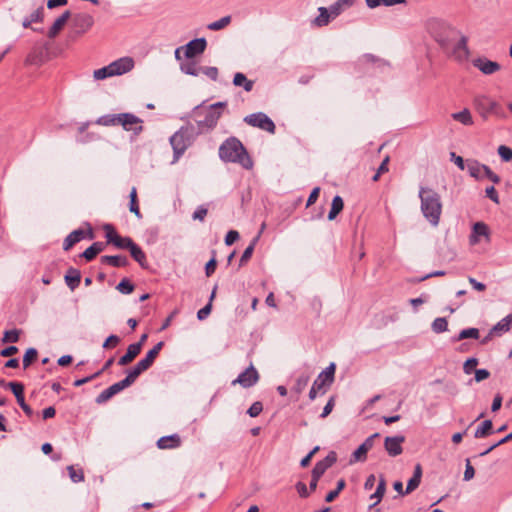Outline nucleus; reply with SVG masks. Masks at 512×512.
Returning <instances> with one entry per match:
<instances>
[{
  "mask_svg": "<svg viewBox=\"0 0 512 512\" xmlns=\"http://www.w3.org/2000/svg\"><path fill=\"white\" fill-rule=\"evenodd\" d=\"M231 16H224L221 19L208 24L207 28L212 31H219L227 27L231 23Z\"/></svg>",
  "mask_w": 512,
  "mask_h": 512,
  "instance_id": "obj_42",
  "label": "nucleus"
},
{
  "mask_svg": "<svg viewBox=\"0 0 512 512\" xmlns=\"http://www.w3.org/2000/svg\"><path fill=\"white\" fill-rule=\"evenodd\" d=\"M70 17H71L70 11H65L61 16H59L54 21L52 26L50 27V29L47 33L48 37L51 39L55 38L60 33V31L64 28V26L66 25V23Z\"/></svg>",
  "mask_w": 512,
  "mask_h": 512,
  "instance_id": "obj_22",
  "label": "nucleus"
},
{
  "mask_svg": "<svg viewBox=\"0 0 512 512\" xmlns=\"http://www.w3.org/2000/svg\"><path fill=\"white\" fill-rule=\"evenodd\" d=\"M343 207V199L339 195L335 196L332 200L331 209L328 214V219L334 220L336 216L343 210Z\"/></svg>",
  "mask_w": 512,
  "mask_h": 512,
  "instance_id": "obj_36",
  "label": "nucleus"
},
{
  "mask_svg": "<svg viewBox=\"0 0 512 512\" xmlns=\"http://www.w3.org/2000/svg\"><path fill=\"white\" fill-rule=\"evenodd\" d=\"M477 365H478L477 358H469L465 361V363L463 365V370L466 374H471Z\"/></svg>",
  "mask_w": 512,
  "mask_h": 512,
  "instance_id": "obj_61",
  "label": "nucleus"
},
{
  "mask_svg": "<svg viewBox=\"0 0 512 512\" xmlns=\"http://www.w3.org/2000/svg\"><path fill=\"white\" fill-rule=\"evenodd\" d=\"M345 486H346V482H345V480H344V479H340V480L337 482V487H336V489H334V490L330 491V492L326 495V497H325V501H326V502H332V501H334V500L338 497L339 493H340V492L345 488Z\"/></svg>",
  "mask_w": 512,
  "mask_h": 512,
  "instance_id": "obj_47",
  "label": "nucleus"
},
{
  "mask_svg": "<svg viewBox=\"0 0 512 512\" xmlns=\"http://www.w3.org/2000/svg\"><path fill=\"white\" fill-rule=\"evenodd\" d=\"M21 330L12 329L4 332L2 337L3 343H16L19 341Z\"/></svg>",
  "mask_w": 512,
  "mask_h": 512,
  "instance_id": "obj_46",
  "label": "nucleus"
},
{
  "mask_svg": "<svg viewBox=\"0 0 512 512\" xmlns=\"http://www.w3.org/2000/svg\"><path fill=\"white\" fill-rule=\"evenodd\" d=\"M38 352L35 348H29L24 354L23 357V367L24 369L28 368L33 361L37 359Z\"/></svg>",
  "mask_w": 512,
  "mask_h": 512,
  "instance_id": "obj_49",
  "label": "nucleus"
},
{
  "mask_svg": "<svg viewBox=\"0 0 512 512\" xmlns=\"http://www.w3.org/2000/svg\"><path fill=\"white\" fill-rule=\"evenodd\" d=\"M336 366L334 363H331L324 371H322L319 375L323 377L325 380H327L330 383H333L334 381V374H335Z\"/></svg>",
  "mask_w": 512,
  "mask_h": 512,
  "instance_id": "obj_56",
  "label": "nucleus"
},
{
  "mask_svg": "<svg viewBox=\"0 0 512 512\" xmlns=\"http://www.w3.org/2000/svg\"><path fill=\"white\" fill-rule=\"evenodd\" d=\"M451 117L455 121H458L466 126H471L474 123L471 112L467 108L463 109L462 111L453 113Z\"/></svg>",
  "mask_w": 512,
  "mask_h": 512,
  "instance_id": "obj_30",
  "label": "nucleus"
},
{
  "mask_svg": "<svg viewBox=\"0 0 512 512\" xmlns=\"http://www.w3.org/2000/svg\"><path fill=\"white\" fill-rule=\"evenodd\" d=\"M473 66L479 69L485 75H492L501 69L498 62L491 61L484 57H479L473 60Z\"/></svg>",
  "mask_w": 512,
  "mask_h": 512,
  "instance_id": "obj_18",
  "label": "nucleus"
},
{
  "mask_svg": "<svg viewBox=\"0 0 512 512\" xmlns=\"http://www.w3.org/2000/svg\"><path fill=\"white\" fill-rule=\"evenodd\" d=\"M129 251L133 259L138 262L141 267H147L146 255L137 244L133 243Z\"/></svg>",
  "mask_w": 512,
  "mask_h": 512,
  "instance_id": "obj_31",
  "label": "nucleus"
},
{
  "mask_svg": "<svg viewBox=\"0 0 512 512\" xmlns=\"http://www.w3.org/2000/svg\"><path fill=\"white\" fill-rule=\"evenodd\" d=\"M356 0H337L330 6L332 14L338 17L342 12L353 6Z\"/></svg>",
  "mask_w": 512,
  "mask_h": 512,
  "instance_id": "obj_32",
  "label": "nucleus"
},
{
  "mask_svg": "<svg viewBox=\"0 0 512 512\" xmlns=\"http://www.w3.org/2000/svg\"><path fill=\"white\" fill-rule=\"evenodd\" d=\"M93 77L95 80H104L108 77H113L109 65L100 69L94 70Z\"/></svg>",
  "mask_w": 512,
  "mask_h": 512,
  "instance_id": "obj_55",
  "label": "nucleus"
},
{
  "mask_svg": "<svg viewBox=\"0 0 512 512\" xmlns=\"http://www.w3.org/2000/svg\"><path fill=\"white\" fill-rule=\"evenodd\" d=\"M428 31L444 51H449L452 42L456 41L459 37V31L457 29L438 19L429 21Z\"/></svg>",
  "mask_w": 512,
  "mask_h": 512,
  "instance_id": "obj_3",
  "label": "nucleus"
},
{
  "mask_svg": "<svg viewBox=\"0 0 512 512\" xmlns=\"http://www.w3.org/2000/svg\"><path fill=\"white\" fill-rule=\"evenodd\" d=\"M94 18L87 13L76 14L72 19V27L75 36H81L91 29Z\"/></svg>",
  "mask_w": 512,
  "mask_h": 512,
  "instance_id": "obj_9",
  "label": "nucleus"
},
{
  "mask_svg": "<svg viewBox=\"0 0 512 512\" xmlns=\"http://www.w3.org/2000/svg\"><path fill=\"white\" fill-rule=\"evenodd\" d=\"M105 248V244L103 242H94L90 247H88L83 253L82 257H84L87 261L93 260L100 252H102Z\"/></svg>",
  "mask_w": 512,
  "mask_h": 512,
  "instance_id": "obj_28",
  "label": "nucleus"
},
{
  "mask_svg": "<svg viewBox=\"0 0 512 512\" xmlns=\"http://www.w3.org/2000/svg\"><path fill=\"white\" fill-rule=\"evenodd\" d=\"M64 279H65L67 286L73 291L80 284L81 273L78 269L71 267L68 269Z\"/></svg>",
  "mask_w": 512,
  "mask_h": 512,
  "instance_id": "obj_26",
  "label": "nucleus"
},
{
  "mask_svg": "<svg viewBox=\"0 0 512 512\" xmlns=\"http://www.w3.org/2000/svg\"><path fill=\"white\" fill-rule=\"evenodd\" d=\"M331 384L332 383L328 382L323 377L318 375V377L314 381V383L309 391L310 400H314L317 397L318 392L321 391L322 389H323L322 393L324 394L326 392V390L324 388L326 386H330Z\"/></svg>",
  "mask_w": 512,
  "mask_h": 512,
  "instance_id": "obj_27",
  "label": "nucleus"
},
{
  "mask_svg": "<svg viewBox=\"0 0 512 512\" xmlns=\"http://www.w3.org/2000/svg\"><path fill=\"white\" fill-rule=\"evenodd\" d=\"M486 197L491 199L494 203L499 204V196L494 186H489L485 190Z\"/></svg>",
  "mask_w": 512,
  "mask_h": 512,
  "instance_id": "obj_64",
  "label": "nucleus"
},
{
  "mask_svg": "<svg viewBox=\"0 0 512 512\" xmlns=\"http://www.w3.org/2000/svg\"><path fill=\"white\" fill-rule=\"evenodd\" d=\"M181 439L178 434L163 436L157 441V446L160 449H173L179 447Z\"/></svg>",
  "mask_w": 512,
  "mask_h": 512,
  "instance_id": "obj_24",
  "label": "nucleus"
},
{
  "mask_svg": "<svg viewBox=\"0 0 512 512\" xmlns=\"http://www.w3.org/2000/svg\"><path fill=\"white\" fill-rule=\"evenodd\" d=\"M498 154L505 162L512 160V149L505 145L498 147Z\"/></svg>",
  "mask_w": 512,
  "mask_h": 512,
  "instance_id": "obj_57",
  "label": "nucleus"
},
{
  "mask_svg": "<svg viewBox=\"0 0 512 512\" xmlns=\"http://www.w3.org/2000/svg\"><path fill=\"white\" fill-rule=\"evenodd\" d=\"M219 157L224 162L238 163L245 169H251L253 162L243 144L235 137L226 139L219 147Z\"/></svg>",
  "mask_w": 512,
  "mask_h": 512,
  "instance_id": "obj_2",
  "label": "nucleus"
},
{
  "mask_svg": "<svg viewBox=\"0 0 512 512\" xmlns=\"http://www.w3.org/2000/svg\"><path fill=\"white\" fill-rule=\"evenodd\" d=\"M207 46V42L205 38H197L191 40L186 45L182 46L184 48V56L187 59H193L194 57L202 54Z\"/></svg>",
  "mask_w": 512,
  "mask_h": 512,
  "instance_id": "obj_16",
  "label": "nucleus"
},
{
  "mask_svg": "<svg viewBox=\"0 0 512 512\" xmlns=\"http://www.w3.org/2000/svg\"><path fill=\"white\" fill-rule=\"evenodd\" d=\"M233 84L235 86H243L244 90L247 92H250L253 89L254 82L251 80H248L246 76L243 73H236L233 78Z\"/></svg>",
  "mask_w": 512,
  "mask_h": 512,
  "instance_id": "obj_34",
  "label": "nucleus"
},
{
  "mask_svg": "<svg viewBox=\"0 0 512 512\" xmlns=\"http://www.w3.org/2000/svg\"><path fill=\"white\" fill-rule=\"evenodd\" d=\"M170 144L174 151L173 163L178 161L180 156L185 152L188 146L191 144V138L189 135L188 128H181L179 131L174 133L170 138Z\"/></svg>",
  "mask_w": 512,
  "mask_h": 512,
  "instance_id": "obj_5",
  "label": "nucleus"
},
{
  "mask_svg": "<svg viewBox=\"0 0 512 512\" xmlns=\"http://www.w3.org/2000/svg\"><path fill=\"white\" fill-rule=\"evenodd\" d=\"M200 75H204L207 78L216 81L218 78V69L216 67L200 66Z\"/></svg>",
  "mask_w": 512,
  "mask_h": 512,
  "instance_id": "obj_52",
  "label": "nucleus"
},
{
  "mask_svg": "<svg viewBox=\"0 0 512 512\" xmlns=\"http://www.w3.org/2000/svg\"><path fill=\"white\" fill-rule=\"evenodd\" d=\"M42 51L40 48L34 47L27 55L25 63L27 65H38L41 63Z\"/></svg>",
  "mask_w": 512,
  "mask_h": 512,
  "instance_id": "obj_41",
  "label": "nucleus"
},
{
  "mask_svg": "<svg viewBox=\"0 0 512 512\" xmlns=\"http://www.w3.org/2000/svg\"><path fill=\"white\" fill-rule=\"evenodd\" d=\"M367 453L368 451L360 445L351 455L349 459V464H355L357 462H364L367 459Z\"/></svg>",
  "mask_w": 512,
  "mask_h": 512,
  "instance_id": "obj_39",
  "label": "nucleus"
},
{
  "mask_svg": "<svg viewBox=\"0 0 512 512\" xmlns=\"http://www.w3.org/2000/svg\"><path fill=\"white\" fill-rule=\"evenodd\" d=\"M486 165L479 163L476 160H467V170L471 177L475 179H482L484 177Z\"/></svg>",
  "mask_w": 512,
  "mask_h": 512,
  "instance_id": "obj_25",
  "label": "nucleus"
},
{
  "mask_svg": "<svg viewBox=\"0 0 512 512\" xmlns=\"http://www.w3.org/2000/svg\"><path fill=\"white\" fill-rule=\"evenodd\" d=\"M405 442V436H387L384 439V449L390 457H397L403 452V443Z\"/></svg>",
  "mask_w": 512,
  "mask_h": 512,
  "instance_id": "obj_11",
  "label": "nucleus"
},
{
  "mask_svg": "<svg viewBox=\"0 0 512 512\" xmlns=\"http://www.w3.org/2000/svg\"><path fill=\"white\" fill-rule=\"evenodd\" d=\"M134 382L128 377V375L121 381L114 383L107 389L103 390L97 397L96 403L102 404L111 399L114 395L118 394L125 388L131 386Z\"/></svg>",
  "mask_w": 512,
  "mask_h": 512,
  "instance_id": "obj_7",
  "label": "nucleus"
},
{
  "mask_svg": "<svg viewBox=\"0 0 512 512\" xmlns=\"http://www.w3.org/2000/svg\"><path fill=\"white\" fill-rule=\"evenodd\" d=\"M118 125H121L126 131H134L136 134L142 131V120L131 113H120L118 116Z\"/></svg>",
  "mask_w": 512,
  "mask_h": 512,
  "instance_id": "obj_13",
  "label": "nucleus"
},
{
  "mask_svg": "<svg viewBox=\"0 0 512 512\" xmlns=\"http://www.w3.org/2000/svg\"><path fill=\"white\" fill-rule=\"evenodd\" d=\"M258 241V237L254 238L250 245L244 250L241 258H240V266H243L247 263V261L251 258L255 245Z\"/></svg>",
  "mask_w": 512,
  "mask_h": 512,
  "instance_id": "obj_50",
  "label": "nucleus"
},
{
  "mask_svg": "<svg viewBox=\"0 0 512 512\" xmlns=\"http://www.w3.org/2000/svg\"><path fill=\"white\" fill-rule=\"evenodd\" d=\"M7 386L11 389L15 397L22 396L24 394V386L19 382H9Z\"/></svg>",
  "mask_w": 512,
  "mask_h": 512,
  "instance_id": "obj_60",
  "label": "nucleus"
},
{
  "mask_svg": "<svg viewBox=\"0 0 512 512\" xmlns=\"http://www.w3.org/2000/svg\"><path fill=\"white\" fill-rule=\"evenodd\" d=\"M88 237L89 239H93L94 235L91 230L85 231L83 229H76L72 231L63 242V249L65 251L70 250L75 244Z\"/></svg>",
  "mask_w": 512,
  "mask_h": 512,
  "instance_id": "obj_17",
  "label": "nucleus"
},
{
  "mask_svg": "<svg viewBox=\"0 0 512 512\" xmlns=\"http://www.w3.org/2000/svg\"><path fill=\"white\" fill-rule=\"evenodd\" d=\"M67 471L72 482L79 483L84 481V473L81 468H75V466L70 465L67 467Z\"/></svg>",
  "mask_w": 512,
  "mask_h": 512,
  "instance_id": "obj_44",
  "label": "nucleus"
},
{
  "mask_svg": "<svg viewBox=\"0 0 512 512\" xmlns=\"http://www.w3.org/2000/svg\"><path fill=\"white\" fill-rule=\"evenodd\" d=\"M211 310H212V303L211 302H208V304H206L203 308H201L198 312H197V318L199 320H204L208 317V315L211 313Z\"/></svg>",
  "mask_w": 512,
  "mask_h": 512,
  "instance_id": "obj_63",
  "label": "nucleus"
},
{
  "mask_svg": "<svg viewBox=\"0 0 512 512\" xmlns=\"http://www.w3.org/2000/svg\"><path fill=\"white\" fill-rule=\"evenodd\" d=\"M493 424L491 420H485L482 424L476 429L474 437L475 438H485L492 433Z\"/></svg>",
  "mask_w": 512,
  "mask_h": 512,
  "instance_id": "obj_37",
  "label": "nucleus"
},
{
  "mask_svg": "<svg viewBox=\"0 0 512 512\" xmlns=\"http://www.w3.org/2000/svg\"><path fill=\"white\" fill-rule=\"evenodd\" d=\"M419 198L423 216L432 226L436 227L440 222L442 214L441 196L434 189L421 186Z\"/></svg>",
  "mask_w": 512,
  "mask_h": 512,
  "instance_id": "obj_1",
  "label": "nucleus"
},
{
  "mask_svg": "<svg viewBox=\"0 0 512 512\" xmlns=\"http://www.w3.org/2000/svg\"><path fill=\"white\" fill-rule=\"evenodd\" d=\"M101 262L104 264L111 265L113 267H124L127 266L129 261L125 256H102Z\"/></svg>",
  "mask_w": 512,
  "mask_h": 512,
  "instance_id": "obj_29",
  "label": "nucleus"
},
{
  "mask_svg": "<svg viewBox=\"0 0 512 512\" xmlns=\"http://www.w3.org/2000/svg\"><path fill=\"white\" fill-rule=\"evenodd\" d=\"M140 351H141L140 343L130 344L127 348V352L125 353V355H123L122 357L119 358L118 364L120 366H125V365L129 364L137 357V355L140 353Z\"/></svg>",
  "mask_w": 512,
  "mask_h": 512,
  "instance_id": "obj_23",
  "label": "nucleus"
},
{
  "mask_svg": "<svg viewBox=\"0 0 512 512\" xmlns=\"http://www.w3.org/2000/svg\"><path fill=\"white\" fill-rule=\"evenodd\" d=\"M43 7H39L36 11H34L29 18L24 19L22 25L24 28L30 27L33 22H40L43 19Z\"/></svg>",
  "mask_w": 512,
  "mask_h": 512,
  "instance_id": "obj_43",
  "label": "nucleus"
},
{
  "mask_svg": "<svg viewBox=\"0 0 512 512\" xmlns=\"http://www.w3.org/2000/svg\"><path fill=\"white\" fill-rule=\"evenodd\" d=\"M385 491H386V481L383 477H381L379 480V483L377 485L376 491L374 492L377 496V502H381Z\"/></svg>",
  "mask_w": 512,
  "mask_h": 512,
  "instance_id": "obj_59",
  "label": "nucleus"
},
{
  "mask_svg": "<svg viewBox=\"0 0 512 512\" xmlns=\"http://www.w3.org/2000/svg\"><path fill=\"white\" fill-rule=\"evenodd\" d=\"M489 237V228L484 222H476L472 227V232L469 236V242L471 245L479 243V237Z\"/></svg>",
  "mask_w": 512,
  "mask_h": 512,
  "instance_id": "obj_21",
  "label": "nucleus"
},
{
  "mask_svg": "<svg viewBox=\"0 0 512 512\" xmlns=\"http://www.w3.org/2000/svg\"><path fill=\"white\" fill-rule=\"evenodd\" d=\"M310 380V377L308 375H301L296 379L295 385L293 387V390L300 394L303 392V390L306 388Z\"/></svg>",
  "mask_w": 512,
  "mask_h": 512,
  "instance_id": "obj_51",
  "label": "nucleus"
},
{
  "mask_svg": "<svg viewBox=\"0 0 512 512\" xmlns=\"http://www.w3.org/2000/svg\"><path fill=\"white\" fill-rule=\"evenodd\" d=\"M116 289L122 294H130L134 291V285L128 279L124 278L116 286Z\"/></svg>",
  "mask_w": 512,
  "mask_h": 512,
  "instance_id": "obj_53",
  "label": "nucleus"
},
{
  "mask_svg": "<svg viewBox=\"0 0 512 512\" xmlns=\"http://www.w3.org/2000/svg\"><path fill=\"white\" fill-rule=\"evenodd\" d=\"M199 67L200 66H198L197 63L194 60H191V59H189L186 62H182L180 64V70L183 73H185L187 75H191V76H200Z\"/></svg>",
  "mask_w": 512,
  "mask_h": 512,
  "instance_id": "obj_33",
  "label": "nucleus"
},
{
  "mask_svg": "<svg viewBox=\"0 0 512 512\" xmlns=\"http://www.w3.org/2000/svg\"><path fill=\"white\" fill-rule=\"evenodd\" d=\"M104 230L106 232V238H107V242L108 243H112L113 244V242L115 241L116 237L120 236V235H118L115 232L114 228L111 225H109V224L104 226Z\"/></svg>",
  "mask_w": 512,
  "mask_h": 512,
  "instance_id": "obj_62",
  "label": "nucleus"
},
{
  "mask_svg": "<svg viewBox=\"0 0 512 512\" xmlns=\"http://www.w3.org/2000/svg\"><path fill=\"white\" fill-rule=\"evenodd\" d=\"M262 410V403L260 401H256L249 407L247 413L250 417H257L262 412Z\"/></svg>",
  "mask_w": 512,
  "mask_h": 512,
  "instance_id": "obj_58",
  "label": "nucleus"
},
{
  "mask_svg": "<svg viewBox=\"0 0 512 512\" xmlns=\"http://www.w3.org/2000/svg\"><path fill=\"white\" fill-rule=\"evenodd\" d=\"M163 345V342L157 343L151 350L147 352L146 356L128 372L127 375L133 382H135V380L141 373H143L144 371L151 367L154 360L158 356L160 350L162 349Z\"/></svg>",
  "mask_w": 512,
  "mask_h": 512,
  "instance_id": "obj_4",
  "label": "nucleus"
},
{
  "mask_svg": "<svg viewBox=\"0 0 512 512\" xmlns=\"http://www.w3.org/2000/svg\"><path fill=\"white\" fill-rule=\"evenodd\" d=\"M480 337L479 329L477 328H467L460 331V333L452 338L453 342H459L464 339L472 338L478 339Z\"/></svg>",
  "mask_w": 512,
  "mask_h": 512,
  "instance_id": "obj_35",
  "label": "nucleus"
},
{
  "mask_svg": "<svg viewBox=\"0 0 512 512\" xmlns=\"http://www.w3.org/2000/svg\"><path fill=\"white\" fill-rule=\"evenodd\" d=\"M118 116L119 114L103 115L96 120V124L102 126H116L119 121Z\"/></svg>",
  "mask_w": 512,
  "mask_h": 512,
  "instance_id": "obj_40",
  "label": "nucleus"
},
{
  "mask_svg": "<svg viewBox=\"0 0 512 512\" xmlns=\"http://www.w3.org/2000/svg\"><path fill=\"white\" fill-rule=\"evenodd\" d=\"M511 326L512 323H510V318L507 315L492 327V333H495L496 335H501V333L509 331Z\"/></svg>",
  "mask_w": 512,
  "mask_h": 512,
  "instance_id": "obj_38",
  "label": "nucleus"
},
{
  "mask_svg": "<svg viewBox=\"0 0 512 512\" xmlns=\"http://www.w3.org/2000/svg\"><path fill=\"white\" fill-rule=\"evenodd\" d=\"M225 105L226 104L224 102H218L211 105L206 111L204 120L199 121V126H206L208 128L215 127L219 118L221 117L220 109Z\"/></svg>",
  "mask_w": 512,
  "mask_h": 512,
  "instance_id": "obj_14",
  "label": "nucleus"
},
{
  "mask_svg": "<svg viewBox=\"0 0 512 512\" xmlns=\"http://www.w3.org/2000/svg\"><path fill=\"white\" fill-rule=\"evenodd\" d=\"M432 330L435 333H442L448 330V322L446 318L439 317L436 318L432 323Z\"/></svg>",
  "mask_w": 512,
  "mask_h": 512,
  "instance_id": "obj_48",
  "label": "nucleus"
},
{
  "mask_svg": "<svg viewBox=\"0 0 512 512\" xmlns=\"http://www.w3.org/2000/svg\"><path fill=\"white\" fill-rule=\"evenodd\" d=\"M135 62L133 58L125 56L119 58L109 64L112 76H120L130 72L134 68Z\"/></svg>",
  "mask_w": 512,
  "mask_h": 512,
  "instance_id": "obj_15",
  "label": "nucleus"
},
{
  "mask_svg": "<svg viewBox=\"0 0 512 512\" xmlns=\"http://www.w3.org/2000/svg\"><path fill=\"white\" fill-rule=\"evenodd\" d=\"M318 12L319 15L312 20V25L315 27L327 26L332 19L336 18V16L332 14V10L330 7H319Z\"/></svg>",
  "mask_w": 512,
  "mask_h": 512,
  "instance_id": "obj_20",
  "label": "nucleus"
},
{
  "mask_svg": "<svg viewBox=\"0 0 512 512\" xmlns=\"http://www.w3.org/2000/svg\"><path fill=\"white\" fill-rule=\"evenodd\" d=\"M475 108L483 117H487L498 108V103L486 95H479L474 98Z\"/></svg>",
  "mask_w": 512,
  "mask_h": 512,
  "instance_id": "obj_12",
  "label": "nucleus"
},
{
  "mask_svg": "<svg viewBox=\"0 0 512 512\" xmlns=\"http://www.w3.org/2000/svg\"><path fill=\"white\" fill-rule=\"evenodd\" d=\"M337 461V454L330 451L328 455L321 461L317 462L312 470L316 476H322L328 468H330Z\"/></svg>",
  "mask_w": 512,
  "mask_h": 512,
  "instance_id": "obj_19",
  "label": "nucleus"
},
{
  "mask_svg": "<svg viewBox=\"0 0 512 512\" xmlns=\"http://www.w3.org/2000/svg\"><path fill=\"white\" fill-rule=\"evenodd\" d=\"M133 240L129 237H122V236H119V237H116L115 241L113 242V244L117 247V248H120V249H128L132 246L133 244Z\"/></svg>",
  "mask_w": 512,
  "mask_h": 512,
  "instance_id": "obj_54",
  "label": "nucleus"
},
{
  "mask_svg": "<svg viewBox=\"0 0 512 512\" xmlns=\"http://www.w3.org/2000/svg\"><path fill=\"white\" fill-rule=\"evenodd\" d=\"M244 121L250 126L258 127L270 133H274L275 131L273 121L262 112L250 114L244 118Z\"/></svg>",
  "mask_w": 512,
  "mask_h": 512,
  "instance_id": "obj_6",
  "label": "nucleus"
},
{
  "mask_svg": "<svg viewBox=\"0 0 512 512\" xmlns=\"http://www.w3.org/2000/svg\"><path fill=\"white\" fill-rule=\"evenodd\" d=\"M449 53L455 60L462 62L465 61L469 56V50L467 47V38L464 35H461L459 32V37L456 41L452 42V46L449 51H445Z\"/></svg>",
  "mask_w": 512,
  "mask_h": 512,
  "instance_id": "obj_8",
  "label": "nucleus"
},
{
  "mask_svg": "<svg viewBox=\"0 0 512 512\" xmlns=\"http://www.w3.org/2000/svg\"><path fill=\"white\" fill-rule=\"evenodd\" d=\"M129 197H130V207H129V210L132 213H134L136 217L141 218L142 215H141L138 203H137V191H136L135 187L132 188Z\"/></svg>",
  "mask_w": 512,
  "mask_h": 512,
  "instance_id": "obj_45",
  "label": "nucleus"
},
{
  "mask_svg": "<svg viewBox=\"0 0 512 512\" xmlns=\"http://www.w3.org/2000/svg\"><path fill=\"white\" fill-rule=\"evenodd\" d=\"M259 380V373L256 368L251 364L239 376L232 381V385L239 384L243 388H250L254 386Z\"/></svg>",
  "mask_w": 512,
  "mask_h": 512,
  "instance_id": "obj_10",
  "label": "nucleus"
}]
</instances>
